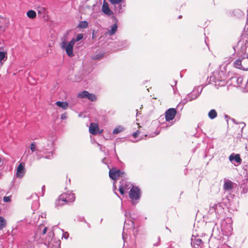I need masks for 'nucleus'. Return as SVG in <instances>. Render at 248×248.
<instances>
[{
	"label": "nucleus",
	"mask_w": 248,
	"mask_h": 248,
	"mask_svg": "<svg viewBox=\"0 0 248 248\" xmlns=\"http://www.w3.org/2000/svg\"><path fill=\"white\" fill-rule=\"evenodd\" d=\"M75 200L74 193L71 192H67L62 193L58 198L55 202L56 206H61L70 202H73Z\"/></svg>",
	"instance_id": "obj_1"
},
{
	"label": "nucleus",
	"mask_w": 248,
	"mask_h": 248,
	"mask_svg": "<svg viewBox=\"0 0 248 248\" xmlns=\"http://www.w3.org/2000/svg\"><path fill=\"white\" fill-rule=\"evenodd\" d=\"M75 44V40L74 38H73L69 43L64 40L61 44V47L65 50L66 54L70 57L74 56L73 46Z\"/></svg>",
	"instance_id": "obj_2"
},
{
	"label": "nucleus",
	"mask_w": 248,
	"mask_h": 248,
	"mask_svg": "<svg viewBox=\"0 0 248 248\" xmlns=\"http://www.w3.org/2000/svg\"><path fill=\"white\" fill-rule=\"evenodd\" d=\"M235 67L243 70H248V57L239 59L234 62Z\"/></svg>",
	"instance_id": "obj_3"
},
{
	"label": "nucleus",
	"mask_w": 248,
	"mask_h": 248,
	"mask_svg": "<svg viewBox=\"0 0 248 248\" xmlns=\"http://www.w3.org/2000/svg\"><path fill=\"white\" fill-rule=\"evenodd\" d=\"M129 196L133 203H135V201L139 200L140 196V189L137 186H132L130 190Z\"/></svg>",
	"instance_id": "obj_4"
},
{
	"label": "nucleus",
	"mask_w": 248,
	"mask_h": 248,
	"mask_svg": "<svg viewBox=\"0 0 248 248\" xmlns=\"http://www.w3.org/2000/svg\"><path fill=\"white\" fill-rule=\"evenodd\" d=\"M89 131L91 134L93 135L101 134L103 132V130L100 129L98 124L95 123H91L90 124Z\"/></svg>",
	"instance_id": "obj_5"
},
{
	"label": "nucleus",
	"mask_w": 248,
	"mask_h": 248,
	"mask_svg": "<svg viewBox=\"0 0 248 248\" xmlns=\"http://www.w3.org/2000/svg\"><path fill=\"white\" fill-rule=\"evenodd\" d=\"M132 185L130 183L125 181L123 180L121 182V185L119 187V191L120 193L122 195L124 194V193L129 190L130 188L132 187Z\"/></svg>",
	"instance_id": "obj_6"
},
{
	"label": "nucleus",
	"mask_w": 248,
	"mask_h": 248,
	"mask_svg": "<svg viewBox=\"0 0 248 248\" xmlns=\"http://www.w3.org/2000/svg\"><path fill=\"white\" fill-rule=\"evenodd\" d=\"M176 114V110L175 108H171L168 109L165 112V118L167 121L173 120Z\"/></svg>",
	"instance_id": "obj_7"
},
{
	"label": "nucleus",
	"mask_w": 248,
	"mask_h": 248,
	"mask_svg": "<svg viewBox=\"0 0 248 248\" xmlns=\"http://www.w3.org/2000/svg\"><path fill=\"white\" fill-rule=\"evenodd\" d=\"M124 171H109V176L113 180L119 179L124 174Z\"/></svg>",
	"instance_id": "obj_8"
},
{
	"label": "nucleus",
	"mask_w": 248,
	"mask_h": 248,
	"mask_svg": "<svg viewBox=\"0 0 248 248\" xmlns=\"http://www.w3.org/2000/svg\"><path fill=\"white\" fill-rule=\"evenodd\" d=\"M191 245L195 248H199L202 244L201 239L197 238L192 236L191 238Z\"/></svg>",
	"instance_id": "obj_9"
},
{
	"label": "nucleus",
	"mask_w": 248,
	"mask_h": 248,
	"mask_svg": "<svg viewBox=\"0 0 248 248\" xmlns=\"http://www.w3.org/2000/svg\"><path fill=\"white\" fill-rule=\"evenodd\" d=\"M229 159L231 162H235L240 163L242 160L239 154H232L229 156Z\"/></svg>",
	"instance_id": "obj_10"
},
{
	"label": "nucleus",
	"mask_w": 248,
	"mask_h": 248,
	"mask_svg": "<svg viewBox=\"0 0 248 248\" xmlns=\"http://www.w3.org/2000/svg\"><path fill=\"white\" fill-rule=\"evenodd\" d=\"M102 11L106 14L110 15L111 10H110L108 5L105 0L104 1L102 8Z\"/></svg>",
	"instance_id": "obj_11"
},
{
	"label": "nucleus",
	"mask_w": 248,
	"mask_h": 248,
	"mask_svg": "<svg viewBox=\"0 0 248 248\" xmlns=\"http://www.w3.org/2000/svg\"><path fill=\"white\" fill-rule=\"evenodd\" d=\"M223 187L225 190H231L233 188V183L230 180H227L225 181Z\"/></svg>",
	"instance_id": "obj_12"
},
{
	"label": "nucleus",
	"mask_w": 248,
	"mask_h": 248,
	"mask_svg": "<svg viewBox=\"0 0 248 248\" xmlns=\"http://www.w3.org/2000/svg\"><path fill=\"white\" fill-rule=\"evenodd\" d=\"M56 105L63 109H67L68 107V104L66 102L57 101L56 103Z\"/></svg>",
	"instance_id": "obj_13"
},
{
	"label": "nucleus",
	"mask_w": 248,
	"mask_h": 248,
	"mask_svg": "<svg viewBox=\"0 0 248 248\" xmlns=\"http://www.w3.org/2000/svg\"><path fill=\"white\" fill-rule=\"evenodd\" d=\"M118 27L117 23L113 24L111 28V30L108 31V34L110 36L113 35L116 32Z\"/></svg>",
	"instance_id": "obj_14"
},
{
	"label": "nucleus",
	"mask_w": 248,
	"mask_h": 248,
	"mask_svg": "<svg viewBox=\"0 0 248 248\" xmlns=\"http://www.w3.org/2000/svg\"><path fill=\"white\" fill-rule=\"evenodd\" d=\"M28 17L31 19H33L36 17V12L33 10H29L27 13Z\"/></svg>",
	"instance_id": "obj_15"
},
{
	"label": "nucleus",
	"mask_w": 248,
	"mask_h": 248,
	"mask_svg": "<svg viewBox=\"0 0 248 248\" xmlns=\"http://www.w3.org/2000/svg\"><path fill=\"white\" fill-rule=\"evenodd\" d=\"M6 226V220L3 217L0 216V230H2Z\"/></svg>",
	"instance_id": "obj_16"
},
{
	"label": "nucleus",
	"mask_w": 248,
	"mask_h": 248,
	"mask_svg": "<svg viewBox=\"0 0 248 248\" xmlns=\"http://www.w3.org/2000/svg\"><path fill=\"white\" fill-rule=\"evenodd\" d=\"M208 116L210 119H213L217 116V112L215 109H211L208 113Z\"/></svg>",
	"instance_id": "obj_17"
},
{
	"label": "nucleus",
	"mask_w": 248,
	"mask_h": 248,
	"mask_svg": "<svg viewBox=\"0 0 248 248\" xmlns=\"http://www.w3.org/2000/svg\"><path fill=\"white\" fill-rule=\"evenodd\" d=\"M86 98L93 102L96 101L97 99L96 96L94 94L90 93L89 92L88 94L87 95Z\"/></svg>",
	"instance_id": "obj_18"
},
{
	"label": "nucleus",
	"mask_w": 248,
	"mask_h": 248,
	"mask_svg": "<svg viewBox=\"0 0 248 248\" xmlns=\"http://www.w3.org/2000/svg\"><path fill=\"white\" fill-rule=\"evenodd\" d=\"M88 23L86 21H82L79 22L78 27L81 29H85L88 27Z\"/></svg>",
	"instance_id": "obj_19"
},
{
	"label": "nucleus",
	"mask_w": 248,
	"mask_h": 248,
	"mask_svg": "<svg viewBox=\"0 0 248 248\" xmlns=\"http://www.w3.org/2000/svg\"><path fill=\"white\" fill-rule=\"evenodd\" d=\"M88 94V91H84L83 92L79 93L78 95V97L79 98H86L87 95Z\"/></svg>",
	"instance_id": "obj_20"
},
{
	"label": "nucleus",
	"mask_w": 248,
	"mask_h": 248,
	"mask_svg": "<svg viewBox=\"0 0 248 248\" xmlns=\"http://www.w3.org/2000/svg\"><path fill=\"white\" fill-rule=\"evenodd\" d=\"M25 171H16L15 177L16 178H21L25 175Z\"/></svg>",
	"instance_id": "obj_21"
},
{
	"label": "nucleus",
	"mask_w": 248,
	"mask_h": 248,
	"mask_svg": "<svg viewBox=\"0 0 248 248\" xmlns=\"http://www.w3.org/2000/svg\"><path fill=\"white\" fill-rule=\"evenodd\" d=\"M42 229V233L43 234H45L47 231V227L44 226L43 225H40L39 227V230H41Z\"/></svg>",
	"instance_id": "obj_22"
},
{
	"label": "nucleus",
	"mask_w": 248,
	"mask_h": 248,
	"mask_svg": "<svg viewBox=\"0 0 248 248\" xmlns=\"http://www.w3.org/2000/svg\"><path fill=\"white\" fill-rule=\"evenodd\" d=\"M104 56V54H96L95 55H94L93 57V60H99L101 58H102Z\"/></svg>",
	"instance_id": "obj_23"
},
{
	"label": "nucleus",
	"mask_w": 248,
	"mask_h": 248,
	"mask_svg": "<svg viewBox=\"0 0 248 248\" xmlns=\"http://www.w3.org/2000/svg\"><path fill=\"white\" fill-rule=\"evenodd\" d=\"M25 164L24 163H20L16 169V170H23L24 169Z\"/></svg>",
	"instance_id": "obj_24"
},
{
	"label": "nucleus",
	"mask_w": 248,
	"mask_h": 248,
	"mask_svg": "<svg viewBox=\"0 0 248 248\" xmlns=\"http://www.w3.org/2000/svg\"><path fill=\"white\" fill-rule=\"evenodd\" d=\"M6 53L3 51H0V61L4 59L6 57Z\"/></svg>",
	"instance_id": "obj_25"
},
{
	"label": "nucleus",
	"mask_w": 248,
	"mask_h": 248,
	"mask_svg": "<svg viewBox=\"0 0 248 248\" xmlns=\"http://www.w3.org/2000/svg\"><path fill=\"white\" fill-rule=\"evenodd\" d=\"M83 38V35L82 33L78 34L77 36L76 39H75V42L81 40Z\"/></svg>",
	"instance_id": "obj_26"
},
{
	"label": "nucleus",
	"mask_w": 248,
	"mask_h": 248,
	"mask_svg": "<svg viewBox=\"0 0 248 248\" xmlns=\"http://www.w3.org/2000/svg\"><path fill=\"white\" fill-rule=\"evenodd\" d=\"M35 148H36L35 143L34 142L31 143V146H30V149H31V151H32V152H33L35 151Z\"/></svg>",
	"instance_id": "obj_27"
},
{
	"label": "nucleus",
	"mask_w": 248,
	"mask_h": 248,
	"mask_svg": "<svg viewBox=\"0 0 248 248\" xmlns=\"http://www.w3.org/2000/svg\"><path fill=\"white\" fill-rule=\"evenodd\" d=\"M122 0H109L111 3L113 4H118L122 1Z\"/></svg>",
	"instance_id": "obj_28"
},
{
	"label": "nucleus",
	"mask_w": 248,
	"mask_h": 248,
	"mask_svg": "<svg viewBox=\"0 0 248 248\" xmlns=\"http://www.w3.org/2000/svg\"><path fill=\"white\" fill-rule=\"evenodd\" d=\"M140 132V130H137L132 134L133 137L135 138L138 137Z\"/></svg>",
	"instance_id": "obj_29"
},
{
	"label": "nucleus",
	"mask_w": 248,
	"mask_h": 248,
	"mask_svg": "<svg viewBox=\"0 0 248 248\" xmlns=\"http://www.w3.org/2000/svg\"><path fill=\"white\" fill-rule=\"evenodd\" d=\"M11 200V197L10 196L4 197L3 201L5 202H9Z\"/></svg>",
	"instance_id": "obj_30"
},
{
	"label": "nucleus",
	"mask_w": 248,
	"mask_h": 248,
	"mask_svg": "<svg viewBox=\"0 0 248 248\" xmlns=\"http://www.w3.org/2000/svg\"><path fill=\"white\" fill-rule=\"evenodd\" d=\"M45 191V186H43L42 187V193H39L40 196H43L44 195V192Z\"/></svg>",
	"instance_id": "obj_31"
},
{
	"label": "nucleus",
	"mask_w": 248,
	"mask_h": 248,
	"mask_svg": "<svg viewBox=\"0 0 248 248\" xmlns=\"http://www.w3.org/2000/svg\"><path fill=\"white\" fill-rule=\"evenodd\" d=\"M120 131L118 128H116V129H114L113 132L114 134H117V133H119Z\"/></svg>",
	"instance_id": "obj_32"
},
{
	"label": "nucleus",
	"mask_w": 248,
	"mask_h": 248,
	"mask_svg": "<svg viewBox=\"0 0 248 248\" xmlns=\"http://www.w3.org/2000/svg\"><path fill=\"white\" fill-rule=\"evenodd\" d=\"M66 118V115L65 114H63L61 116V119H65Z\"/></svg>",
	"instance_id": "obj_33"
},
{
	"label": "nucleus",
	"mask_w": 248,
	"mask_h": 248,
	"mask_svg": "<svg viewBox=\"0 0 248 248\" xmlns=\"http://www.w3.org/2000/svg\"><path fill=\"white\" fill-rule=\"evenodd\" d=\"M217 206H218L217 204H215L214 205V206L213 207V208H215V209Z\"/></svg>",
	"instance_id": "obj_34"
},
{
	"label": "nucleus",
	"mask_w": 248,
	"mask_h": 248,
	"mask_svg": "<svg viewBox=\"0 0 248 248\" xmlns=\"http://www.w3.org/2000/svg\"><path fill=\"white\" fill-rule=\"evenodd\" d=\"M232 229L231 226H230L229 229V231L230 232L231 231H232Z\"/></svg>",
	"instance_id": "obj_35"
},
{
	"label": "nucleus",
	"mask_w": 248,
	"mask_h": 248,
	"mask_svg": "<svg viewBox=\"0 0 248 248\" xmlns=\"http://www.w3.org/2000/svg\"><path fill=\"white\" fill-rule=\"evenodd\" d=\"M113 170V171H115V170H117L115 169H112V170Z\"/></svg>",
	"instance_id": "obj_36"
},
{
	"label": "nucleus",
	"mask_w": 248,
	"mask_h": 248,
	"mask_svg": "<svg viewBox=\"0 0 248 248\" xmlns=\"http://www.w3.org/2000/svg\"><path fill=\"white\" fill-rule=\"evenodd\" d=\"M1 161H2L1 158H0V163L1 162Z\"/></svg>",
	"instance_id": "obj_37"
},
{
	"label": "nucleus",
	"mask_w": 248,
	"mask_h": 248,
	"mask_svg": "<svg viewBox=\"0 0 248 248\" xmlns=\"http://www.w3.org/2000/svg\"><path fill=\"white\" fill-rule=\"evenodd\" d=\"M180 18L182 17V16H180L179 17Z\"/></svg>",
	"instance_id": "obj_38"
}]
</instances>
